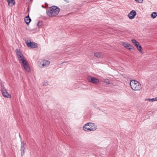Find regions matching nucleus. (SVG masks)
Returning a JSON list of instances; mask_svg holds the SVG:
<instances>
[{
  "label": "nucleus",
  "mask_w": 157,
  "mask_h": 157,
  "mask_svg": "<svg viewBox=\"0 0 157 157\" xmlns=\"http://www.w3.org/2000/svg\"><path fill=\"white\" fill-rule=\"evenodd\" d=\"M60 9L56 6L51 7L47 11L48 15L50 17L56 16L59 13Z\"/></svg>",
  "instance_id": "1"
},
{
  "label": "nucleus",
  "mask_w": 157,
  "mask_h": 157,
  "mask_svg": "<svg viewBox=\"0 0 157 157\" xmlns=\"http://www.w3.org/2000/svg\"><path fill=\"white\" fill-rule=\"evenodd\" d=\"M95 56L98 58H102L103 57V55L102 53L100 52H96L94 54Z\"/></svg>",
  "instance_id": "12"
},
{
  "label": "nucleus",
  "mask_w": 157,
  "mask_h": 157,
  "mask_svg": "<svg viewBox=\"0 0 157 157\" xmlns=\"http://www.w3.org/2000/svg\"><path fill=\"white\" fill-rule=\"evenodd\" d=\"M87 79L89 82L94 84H97L99 82V80L98 79L90 76H88Z\"/></svg>",
  "instance_id": "6"
},
{
  "label": "nucleus",
  "mask_w": 157,
  "mask_h": 157,
  "mask_svg": "<svg viewBox=\"0 0 157 157\" xmlns=\"http://www.w3.org/2000/svg\"><path fill=\"white\" fill-rule=\"evenodd\" d=\"M1 91L2 94L4 97L9 98H11V95L8 93L4 87H2Z\"/></svg>",
  "instance_id": "7"
},
{
  "label": "nucleus",
  "mask_w": 157,
  "mask_h": 157,
  "mask_svg": "<svg viewBox=\"0 0 157 157\" xmlns=\"http://www.w3.org/2000/svg\"><path fill=\"white\" fill-rule=\"evenodd\" d=\"M155 101H157V97L154 98Z\"/></svg>",
  "instance_id": "22"
},
{
  "label": "nucleus",
  "mask_w": 157,
  "mask_h": 157,
  "mask_svg": "<svg viewBox=\"0 0 157 157\" xmlns=\"http://www.w3.org/2000/svg\"><path fill=\"white\" fill-rule=\"evenodd\" d=\"M131 41L132 42V43L134 44V45H136L137 44H139V42H138L135 39H132L131 40Z\"/></svg>",
  "instance_id": "16"
},
{
  "label": "nucleus",
  "mask_w": 157,
  "mask_h": 157,
  "mask_svg": "<svg viewBox=\"0 0 157 157\" xmlns=\"http://www.w3.org/2000/svg\"><path fill=\"white\" fill-rule=\"evenodd\" d=\"M26 44L28 47L32 48H36L37 47V44L34 42L27 41L26 42Z\"/></svg>",
  "instance_id": "8"
},
{
  "label": "nucleus",
  "mask_w": 157,
  "mask_h": 157,
  "mask_svg": "<svg viewBox=\"0 0 157 157\" xmlns=\"http://www.w3.org/2000/svg\"><path fill=\"white\" fill-rule=\"evenodd\" d=\"M22 64V66H23L25 70L28 72L30 71V68L29 66L28 62L25 60L23 62L21 63Z\"/></svg>",
  "instance_id": "5"
},
{
  "label": "nucleus",
  "mask_w": 157,
  "mask_h": 157,
  "mask_svg": "<svg viewBox=\"0 0 157 157\" xmlns=\"http://www.w3.org/2000/svg\"><path fill=\"white\" fill-rule=\"evenodd\" d=\"M136 47L137 48V49L141 52L142 53V47L139 43V44H137L136 45H135Z\"/></svg>",
  "instance_id": "15"
},
{
  "label": "nucleus",
  "mask_w": 157,
  "mask_h": 157,
  "mask_svg": "<svg viewBox=\"0 0 157 157\" xmlns=\"http://www.w3.org/2000/svg\"><path fill=\"white\" fill-rule=\"evenodd\" d=\"M24 21L27 24H28L30 22L31 19L29 18V15L25 17Z\"/></svg>",
  "instance_id": "14"
},
{
  "label": "nucleus",
  "mask_w": 157,
  "mask_h": 157,
  "mask_svg": "<svg viewBox=\"0 0 157 157\" xmlns=\"http://www.w3.org/2000/svg\"><path fill=\"white\" fill-rule=\"evenodd\" d=\"M97 128V126L95 124L89 123L86 124L83 127V129L86 131H94Z\"/></svg>",
  "instance_id": "3"
},
{
  "label": "nucleus",
  "mask_w": 157,
  "mask_h": 157,
  "mask_svg": "<svg viewBox=\"0 0 157 157\" xmlns=\"http://www.w3.org/2000/svg\"><path fill=\"white\" fill-rule=\"evenodd\" d=\"M42 65L43 67H47L50 64V62L48 60H44L41 62Z\"/></svg>",
  "instance_id": "11"
},
{
  "label": "nucleus",
  "mask_w": 157,
  "mask_h": 157,
  "mask_svg": "<svg viewBox=\"0 0 157 157\" xmlns=\"http://www.w3.org/2000/svg\"><path fill=\"white\" fill-rule=\"evenodd\" d=\"M157 16V13L156 12H154L151 14V17L153 18H155Z\"/></svg>",
  "instance_id": "17"
},
{
  "label": "nucleus",
  "mask_w": 157,
  "mask_h": 157,
  "mask_svg": "<svg viewBox=\"0 0 157 157\" xmlns=\"http://www.w3.org/2000/svg\"><path fill=\"white\" fill-rule=\"evenodd\" d=\"M103 82L106 84H110V82L109 79H105Z\"/></svg>",
  "instance_id": "18"
},
{
  "label": "nucleus",
  "mask_w": 157,
  "mask_h": 157,
  "mask_svg": "<svg viewBox=\"0 0 157 157\" xmlns=\"http://www.w3.org/2000/svg\"><path fill=\"white\" fill-rule=\"evenodd\" d=\"M121 44L126 48L128 49L129 50H131L132 49V45L126 42H122L121 43Z\"/></svg>",
  "instance_id": "9"
},
{
  "label": "nucleus",
  "mask_w": 157,
  "mask_h": 157,
  "mask_svg": "<svg viewBox=\"0 0 157 157\" xmlns=\"http://www.w3.org/2000/svg\"><path fill=\"white\" fill-rule=\"evenodd\" d=\"M149 101H155V98H153L149 99Z\"/></svg>",
  "instance_id": "20"
},
{
  "label": "nucleus",
  "mask_w": 157,
  "mask_h": 157,
  "mask_svg": "<svg viewBox=\"0 0 157 157\" xmlns=\"http://www.w3.org/2000/svg\"><path fill=\"white\" fill-rule=\"evenodd\" d=\"M130 85L131 88L134 90L139 91L142 89L141 84L136 80H131Z\"/></svg>",
  "instance_id": "2"
},
{
  "label": "nucleus",
  "mask_w": 157,
  "mask_h": 157,
  "mask_svg": "<svg viewBox=\"0 0 157 157\" xmlns=\"http://www.w3.org/2000/svg\"><path fill=\"white\" fill-rule=\"evenodd\" d=\"M135 1L138 3H142L143 2V0H135Z\"/></svg>",
  "instance_id": "19"
},
{
  "label": "nucleus",
  "mask_w": 157,
  "mask_h": 157,
  "mask_svg": "<svg viewBox=\"0 0 157 157\" xmlns=\"http://www.w3.org/2000/svg\"><path fill=\"white\" fill-rule=\"evenodd\" d=\"M145 99V101H149V99Z\"/></svg>",
  "instance_id": "21"
},
{
  "label": "nucleus",
  "mask_w": 157,
  "mask_h": 157,
  "mask_svg": "<svg viewBox=\"0 0 157 157\" xmlns=\"http://www.w3.org/2000/svg\"><path fill=\"white\" fill-rule=\"evenodd\" d=\"M16 52L20 63H21L26 60L22 54L18 49H17L16 50Z\"/></svg>",
  "instance_id": "4"
},
{
  "label": "nucleus",
  "mask_w": 157,
  "mask_h": 157,
  "mask_svg": "<svg viewBox=\"0 0 157 157\" xmlns=\"http://www.w3.org/2000/svg\"><path fill=\"white\" fill-rule=\"evenodd\" d=\"M136 15V11L134 10H132L129 13L128 16L130 19H132L134 18Z\"/></svg>",
  "instance_id": "10"
},
{
  "label": "nucleus",
  "mask_w": 157,
  "mask_h": 157,
  "mask_svg": "<svg viewBox=\"0 0 157 157\" xmlns=\"http://www.w3.org/2000/svg\"><path fill=\"white\" fill-rule=\"evenodd\" d=\"M8 3V5L12 6L15 4L14 0H7Z\"/></svg>",
  "instance_id": "13"
}]
</instances>
